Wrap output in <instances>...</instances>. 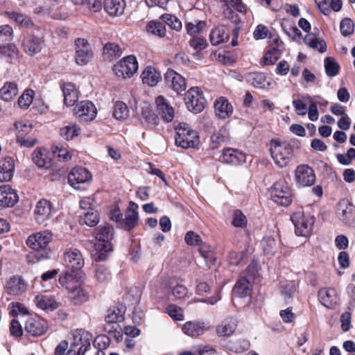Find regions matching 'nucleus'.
Instances as JSON below:
<instances>
[{
	"mask_svg": "<svg viewBox=\"0 0 355 355\" xmlns=\"http://www.w3.org/2000/svg\"><path fill=\"white\" fill-rule=\"evenodd\" d=\"M19 200L17 191L10 185L0 186V207H10L14 206Z\"/></svg>",
	"mask_w": 355,
	"mask_h": 355,
	"instance_id": "aec40b11",
	"label": "nucleus"
},
{
	"mask_svg": "<svg viewBox=\"0 0 355 355\" xmlns=\"http://www.w3.org/2000/svg\"><path fill=\"white\" fill-rule=\"evenodd\" d=\"M230 34L227 28L224 26H219L213 29L210 33L209 39L212 45H218L229 40Z\"/></svg>",
	"mask_w": 355,
	"mask_h": 355,
	"instance_id": "2f4dec72",
	"label": "nucleus"
},
{
	"mask_svg": "<svg viewBox=\"0 0 355 355\" xmlns=\"http://www.w3.org/2000/svg\"><path fill=\"white\" fill-rule=\"evenodd\" d=\"M14 125L17 130V143L24 147H33L37 142V140L31 138L28 135L33 130L32 124L23 121H16Z\"/></svg>",
	"mask_w": 355,
	"mask_h": 355,
	"instance_id": "9d476101",
	"label": "nucleus"
},
{
	"mask_svg": "<svg viewBox=\"0 0 355 355\" xmlns=\"http://www.w3.org/2000/svg\"><path fill=\"white\" fill-rule=\"evenodd\" d=\"M69 299L75 305H80L89 300V295L88 292L80 286V284L76 288H72L68 291Z\"/></svg>",
	"mask_w": 355,
	"mask_h": 355,
	"instance_id": "f704fd0d",
	"label": "nucleus"
},
{
	"mask_svg": "<svg viewBox=\"0 0 355 355\" xmlns=\"http://www.w3.org/2000/svg\"><path fill=\"white\" fill-rule=\"evenodd\" d=\"M95 277L101 283L106 282L111 278L110 272L104 265H99L96 268Z\"/></svg>",
	"mask_w": 355,
	"mask_h": 355,
	"instance_id": "6e6d98bb",
	"label": "nucleus"
},
{
	"mask_svg": "<svg viewBox=\"0 0 355 355\" xmlns=\"http://www.w3.org/2000/svg\"><path fill=\"white\" fill-rule=\"evenodd\" d=\"M24 46V51L27 54L33 55L41 51L42 49V41L39 37L29 35L25 39Z\"/></svg>",
	"mask_w": 355,
	"mask_h": 355,
	"instance_id": "72a5a7b5",
	"label": "nucleus"
},
{
	"mask_svg": "<svg viewBox=\"0 0 355 355\" xmlns=\"http://www.w3.org/2000/svg\"><path fill=\"white\" fill-rule=\"evenodd\" d=\"M199 252L206 262L207 266L210 267L215 264L216 257L209 245L205 243L201 244L199 248Z\"/></svg>",
	"mask_w": 355,
	"mask_h": 355,
	"instance_id": "c03bdc74",
	"label": "nucleus"
},
{
	"mask_svg": "<svg viewBox=\"0 0 355 355\" xmlns=\"http://www.w3.org/2000/svg\"><path fill=\"white\" fill-rule=\"evenodd\" d=\"M246 80L255 87H265L266 76L262 73H250L246 76Z\"/></svg>",
	"mask_w": 355,
	"mask_h": 355,
	"instance_id": "49530a36",
	"label": "nucleus"
},
{
	"mask_svg": "<svg viewBox=\"0 0 355 355\" xmlns=\"http://www.w3.org/2000/svg\"><path fill=\"white\" fill-rule=\"evenodd\" d=\"M92 180L90 172L83 167L73 168L68 175L69 184L76 189H85L84 185Z\"/></svg>",
	"mask_w": 355,
	"mask_h": 355,
	"instance_id": "9b49d317",
	"label": "nucleus"
},
{
	"mask_svg": "<svg viewBox=\"0 0 355 355\" xmlns=\"http://www.w3.org/2000/svg\"><path fill=\"white\" fill-rule=\"evenodd\" d=\"M232 224L236 227L243 228L246 227L247 218L241 210L236 209L234 211Z\"/></svg>",
	"mask_w": 355,
	"mask_h": 355,
	"instance_id": "13d9d810",
	"label": "nucleus"
},
{
	"mask_svg": "<svg viewBox=\"0 0 355 355\" xmlns=\"http://www.w3.org/2000/svg\"><path fill=\"white\" fill-rule=\"evenodd\" d=\"M155 103L157 110L159 111V114H161L163 120L166 122L171 121L174 118V110L173 108L166 102L164 97L159 96L156 98Z\"/></svg>",
	"mask_w": 355,
	"mask_h": 355,
	"instance_id": "393cba45",
	"label": "nucleus"
},
{
	"mask_svg": "<svg viewBox=\"0 0 355 355\" xmlns=\"http://www.w3.org/2000/svg\"><path fill=\"white\" fill-rule=\"evenodd\" d=\"M72 336L68 354L85 355L91 348L92 335L87 331L76 329L72 332Z\"/></svg>",
	"mask_w": 355,
	"mask_h": 355,
	"instance_id": "39448f33",
	"label": "nucleus"
},
{
	"mask_svg": "<svg viewBox=\"0 0 355 355\" xmlns=\"http://www.w3.org/2000/svg\"><path fill=\"white\" fill-rule=\"evenodd\" d=\"M128 112L125 103L121 101H117L114 107L113 116L118 120H123L128 117Z\"/></svg>",
	"mask_w": 355,
	"mask_h": 355,
	"instance_id": "864d4df0",
	"label": "nucleus"
},
{
	"mask_svg": "<svg viewBox=\"0 0 355 355\" xmlns=\"http://www.w3.org/2000/svg\"><path fill=\"white\" fill-rule=\"evenodd\" d=\"M216 114L221 119L228 118L233 112V107L227 98L220 97L214 103Z\"/></svg>",
	"mask_w": 355,
	"mask_h": 355,
	"instance_id": "bb28decb",
	"label": "nucleus"
},
{
	"mask_svg": "<svg viewBox=\"0 0 355 355\" xmlns=\"http://www.w3.org/2000/svg\"><path fill=\"white\" fill-rule=\"evenodd\" d=\"M141 116L148 127L157 125L159 121L158 116L147 106L142 108Z\"/></svg>",
	"mask_w": 355,
	"mask_h": 355,
	"instance_id": "de8ad7c7",
	"label": "nucleus"
},
{
	"mask_svg": "<svg viewBox=\"0 0 355 355\" xmlns=\"http://www.w3.org/2000/svg\"><path fill=\"white\" fill-rule=\"evenodd\" d=\"M272 200L277 205L287 207L292 201L290 187L284 180L277 181L270 190Z\"/></svg>",
	"mask_w": 355,
	"mask_h": 355,
	"instance_id": "0eeeda50",
	"label": "nucleus"
},
{
	"mask_svg": "<svg viewBox=\"0 0 355 355\" xmlns=\"http://www.w3.org/2000/svg\"><path fill=\"white\" fill-rule=\"evenodd\" d=\"M27 288L25 281L20 277H13L7 282L6 289L9 295H18L24 293Z\"/></svg>",
	"mask_w": 355,
	"mask_h": 355,
	"instance_id": "a878e982",
	"label": "nucleus"
},
{
	"mask_svg": "<svg viewBox=\"0 0 355 355\" xmlns=\"http://www.w3.org/2000/svg\"><path fill=\"white\" fill-rule=\"evenodd\" d=\"M74 114L81 120L92 121L96 116L97 110L92 102L83 101L78 103L73 109Z\"/></svg>",
	"mask_w": 355,
	"mask_h": 355,
	"instance_id": "2eb2a0df",
	"label": "nucleus"
},
{
	"mask_svg": "<svg viewBox=\"0 0 355 355\" xmlns=\"http://www.w3.org/2000/svg\"><path fill=\"white\" fill-rule=\"evenodd\" d=\"M19 51L14 44L0 45V58L8 63H15L19 59Z\"/></svg>",
	"mask_w": 355,
	"mask_h": 355,
	"instance_id": "b1692460",
	"label": "nucleus"
},
{
	"mask_svg": "<svg viewBox=\"0 0 355 355\" xmlns=\"http://www.w3.org/2000/svg\"><path fill=\"white\" fill-rule=\"evenodd\" d=\"M206 330L205 322L200 321L187 322L182 327L183 332L191 337H197L204 334Z\"/></svg>",
	"mask_w": 355,
	"mask_h": 355,
	"instance_id": "c85d7f7f",
	"label": "nucleus"
},
{
	"mask_svg": "<svg viewBox=\"0 0 355 355\" xmlns=\"http://www.w3.org/2000/svg\"><path fill=\"white\" fill-rule=\"evenodd\" d=\"M226 138L225 130H220L219 131L214 132L211 136V148L212 149L218 148L222 143L225 141Z\"/></svg>",
	"mask_w": 355,
	"mask_h": 355,
	"instance_id": "e2e57ef3",
	"label": "nucleus"
},
{
	"mask_svg": "<svg viewBox=\"0 0 355 355\" xmlns=\"http://www.w3.org/2000/svg\"><path fill=\"white\" fill-rule=\"evenodd\" d=\"M175 144L182 148H196L199 144V136L189 124L180 123L175 128Z\"/></svg>",
	"mask_w": 355,
	"mask_h": 355,
	"instance_id": "7ed1b4c3",
	"label": "nucleus"
},
{
	"mask_svg": "<svg viewBox=\"0 0 355 355\" xmlns=\"http://www.w3.org/2000/svg\"><path fill=\"white\" fill-rule=\"evenodd\" d=\"M18 94L17 85L13 82H6L0 89V99L11 101Z\"/></svg>",
	"mask_w": 355,
	"mask_h": 355,
	"instance_id": "4c0bfd02",
	"label": "nucleus"
},
{
	"mask_svg": "<svg viewBox=\"0 0 355 355\" xmlns=\"http://www.w3.org/2000/svg\"><path fill=\"white\" fill-rule=\"evenodd\" d=\"M15 171V162L10 157L0 160V182L11 180Z\"/></svg>",
	"mask_w": 355,
	"mask_h": 355,
	"instance_id": "5701e85b",
	"label": "nucleus"
},
{
	"mask_svg": "<svg viewBox=\"0 0 355 355\" xmlns=\"http://www.w3.org/2000/svg\"><path fill=\"white\" fill-rule=\"evenodd\" d=\"M261 245L265 254L268 256L275 255L279 247L275 239L270 236L263 238Z\"/></svg>",
	"mask_w": 355,
	"mask_h": 355,
	"instance_id": "37998d69",
	"label": "nucleus"
},
{
	"mask_svg": "<svg viewBox=\"0 0 355 355\" xmlns=\"http://www.w3.org/2000/svg\"><path fill=\"white\" fill-rule=\"evenodd\" d=\"M295 180L298 187H310L315 182V175L312 168L300 165L295 170Z\"/></svg>",
	"mask_w": 355,
	"mask_h": 355,
	"instance_id": "ddd939ff",
	"label": "nucleus"
},
{
	"mask_svg": "<svg viewBox=\"0 0 355 355\" xmlns=\"http://www.w3.org/2000/svg\"><path fill=\"white\" fill-rule=\"evenodd\" d=\"M340 29L343 36L347 37L353 34L354 24L349 18H345L340 21Z\"/></svg>",
	"mask_w": 355,
	"mask_h": 355,
	"instance_id": "052dcab7",
	"label": "nucleus"
},
{
	"mask_svg": "<svg viewBox=\"0 0 355 355\" xmlns=\"http://www.w3.org/2000/svg\"><path fill=\"white\" fill-rule=\"evenodd\" d=\"M280 51L273 47L268 51L263 57V62L266 65H270L275 64V62L280 58Z\"/></svg>",
	"mask_w": 355,
	"mask_h": 355,
	"instance_id": "bf43d9fd",
	"label": "nucleus"
},
{
	"mask_svg": "<svg viewBox=\"0 0 355 355\" xmlns=\"http://www.w3.org/2000/svg\"><path fill=\"white\" fill-rule=\"evenodd\" d=\"M76 62L79 65L87 64L93 58V52L87 41L78 38L76 40Z\"/></svg>",
	"mask_w": 355,
	"mask_h": 355,
	"instance_id": "f8f14e48",
	"label": "nucleus"
},
{
	"mask_svg": "<svg viewBox=\"0 0 355 355\" xmlns=\"http://www.w3.org/2000/svg\"><path fill=\"white\" fill-rule=\"evenodd\" d=\"M324 68L327 75L330 77H334L339 73L340 66L338 63L331 57L324 59Z\"/></svg>",
	"mask_w": 355,
	"mask_h": 355,
	"instance_id": "8fccbe9b",
	"label": "nucleus"
},
{
	"mask_svg": "<svg viewBox=\"0 0 355 355\" xmlns=\"http://www.w3.org/2000/svg\"><path fill=\"white\" fill-rule=\"evenodd\" d=\"M62 90L64 103L68 107L73 105L78 99V91L75 85L71 83H64L62 86Z\"/></svg>",
	"mask_w": 355,
	"mask_h": 355,
	"instance_id": "c756f323",
	"label": "nucleus"
},
{
	"mask_svg": "<svg viewBox=\"0 0 355 355\" xmlns=\"http://www.w3.org/2000/svg\"><path fill=\"white\" fill-rule=\"evenodd\" d=\"M47 322L39 318H31L26 320L25 331L30 335L37 337L46 333Z\"/></svg>",
	"mask_w": 355,
	"mask_h": 355,
	"instance_id": "a211bd4d",
	"label": "nucleus"
},
{
	"mask_svg": "<svg viewBox=\"0 0 355 355\" xmlns=\"http://www.w3.org/2000/svg\"><path fill=\"white\" fill-rule=\"evenodd\" d=\"M236 326L235 320H227L217 327L216 333L219 336H229L234 332Z\"/></svg>",
	"mask_w": 355,
	"mask_h": 355,
	"instance_id": "58836bf2",
	"label": "nucleus"
},
{
	"mask_svg": "<svg viewBox=\"0 0 355 355\" xmlns=\"http://www.w3.org/2000/svg\"><path fill=\"white\" fill-rule=\"evenodd\" d=\"M304 42L310 47L318 49L320 52H323L325 50V42L323 40L316 38L314 35L307 34L304 38Z\"/></svg>",
	"mask_w": 355,
	"mask_h": 355,
	"instance_id": "09e8293b",
	"label": "nucleus"
},
{
	"mask_svg": "<svg viewBox=\"0 0 355 355\" xmlns=\"http://www.w3.org/2000/svg\"><path fill=\"white\" fill-rule=\"evenodd\" d=\"M146 31L159 37H164L166 34L165 25L162 21H150L146 26Z\"/></svg>",
	"mask_w": 355,
	"mask_h": 355,
	"instance_id": "a18cd8bd",
	"label": "nucleus"
},
{
	"mask_svg": "<svg viewBox=\"0 0 355 355\" xmlns=\"http://www.w3.org/2000/svg\"><path fill=\"white\" fill-rule=\"evenodd\" d=\"M164 80L166 84L178 94L186 89L187 84L184 78L174 70L168 69L164 74Z\"/></svg>",
	"mask_w": 355,
	"mask_h": 355,
	"instance_id": "dca6fc26",
	"label": "nucleus"
},
{
	"mask_svg": "<svg viewBox=\"0 0 355 355\" xmlns=\"http://www.w3.org/2000/svg\"><path fill=\"white\" fill-rule=\"evenodd\" d=\"M138 69V62L134 55L123 58L113 67V71L119 78H126L132 76Z\"/></svg>",
	"mask_w": 355,
	"mask_h": 355,
	"instance_id": "6e6552de",
	"label": "nucleus"
},
{
	"mask_svg": "<svg viewBox=\"0 0 355 355\" xmlns=\"http://www.w3.org/2000/svg\"><path fill=\"white\" fill-rule=\"evenodd\" d=\"M52 215V205L45 200L37 202L35 210L34 218L37 223L42 225L49 220Z\"/></svg>",
	"mask_w": 355,
	"mask_h": 355,
	"instance_id": "f3484780",
	"label": "nucleus"
},
{
	"mask_svg": "<svg viewBox=\"0 0 355 355\" xmlns=\"http://www.w3.org/2000/svg\"><path fill=\"white\" fill-rule=\"evenodd\" d=\"M10 18L15 21L17 24L25 27H29L33 25V23L30 19L21 13L12 12L10 15Z\"/></svg>",
	"mask_w": 355,
	"mask_h": 355,
	"instance_id": "338daca9",
	"label": "nucleus"
},
{
	"mask_svg": "<svg viewBox=\"0 0 355 355\" xmlns=\"http://www.w3.org/2000/svg\"><path fill=\"white\" fill-rule=\"evenodd\" d=\"M245 155L241 151L233 148H227L223 150L220 160L226 164L238 165L245 162Z\"/></svg>",
	"mask_w": 355,
	"mask_h": 355,
	"instance_id": "4be33fe9",
	"label": "nucleus"
},
{
	"mask_svg": "<svg viewBox=\"0 0 355 355\" xmlns=\"http://www.w3.org/2000/svg\"><path fill=\"white\" fill-rule=\"evenodd\" d=\"M121 55V49L119 44L114 42H107L103 47V57L106 60H112Z\"/></svg>",
	"mask_w": 355,
	"mask_h": 355,
	"instance_id": "a19ab883",
	"label": "nucleus"
},
{
	"mask_svg": "<svg viewBox=\"0 0 355 355\" xmlns=\"http://www.w3.org/2000/svg\"><path fill=\"white\" fill-rule=\"evenodd\" d=\"M80 132V128L75 124L67 125L60 129V135L67 140L72 139Z\"/></svg>",
	"mask_w": 355,
	"mask_h": 355,
	"instance_id": "603ef678",
	"label": "nucleus"
},
{
	"mask_svg": "<svg viewBox=\"0 0 355 355\" xmlns=\"http://www.w3.org/2000/svg\"><path fill=\"white\" fill-rule=\"evenodd\" d=\"M232 292L234 296L241 298L250 295L251 293V284L250 281L245 277L241 278L237 281Z\"/></svg>",
	"mask_w": 355,
	"mask_h": 355,
	"instance_id": "c9c22d12",
	"label": "nucleus"
},
{
	"mask_svg": "<svg viewBox=\"0 0 355 355\" xmlns=\"http://www.w3.org/2000/svg\"><path fill=\"white\" fill-rule=\"evenodd\" d=\"M291 220L295 225L296 235L304 237L311 235L315 223L313 216L297 211L291 216Z\"/></svg>",
	"mask_w": 355,
	"mask_h": 355,
	"instance_id": "423d86ee",
	"label": "nucleus"
},
{
	"mask_svg": "<svg viewBox=\"0 0 355 355\" xmlns=\"http://www.w3.org/2000/svg\"><path fill=\"white\" fill-rule=\"evenodd\" d=\"M250 347V341L246 339H238L231 343L230 349L235 353H242Z\"/></svg>",
	"mask_w": 355,
	"mask_h": 355,
	"instance_id": "5fc2aeb1",
	"label": "nucleus"
},
{
	"mask_svg": "<svg viewBox=\"0 0 355 355\" xmlns=\"http://www.w3.org/2000/svg\"><path fill=\"white\" fill-rule=\"evenodd\" d=\"M125 0H105L104 10L110 16L121 15L125 10Z\"/></svg>",
	"mask_w": 355,
	"mask_h": 355,
	"instance_id": "7c9ffc66",
	"label": "nucleus"
},
{
	"mask_svg": "<svg viewBox=\"0 0 355 355\" xmlns=\"http://www.w3.org/2000/svg\"><path fill=\"white\" fill-rule=\"evenodd\" d=\"M34 91L32 89L26 90L19 98L18 105L20 107L28 108L33 99Z\"/></svg>",
	"mask_w": 355,
	"mask_h": 355,
	"instance_id": "680f3d73",
	"label": "nucleus"
},
{
	"mask_svg": "<svg viewBox=\"0 0 355 355\" xmlns=\"http://www.w3.org/2000/svg\"><path fill=\"white\" fill-rule=\"evenodd\" d=\"M113 237V228L110 225L100 227L96 230V239L97 242L94 244L98 252L97 259L100 261L105 260L107 254L112 251V245L110 241Z\"/></svg>",
	"mask_w": 355,
	"mask_h": 355,
	"instance_id": "f03ea898",
	"label": "nucleus"
},
{
	"mask_svg": "<svg viewBox=\"0 0 355 355\" xmlns=\"http://www.w3.org/2000/svg\"><path fill=\"white\" fill-rule=\"evenodd\" d=\"M138 205L130 202L125 213V218L121 220V227L126 230H131L138 223L139 214L137 211Z\"/></svg>",
	"mask_w": 355,
	"mask_h": 355,
	"instance_id": "6ab92c4d",
	"label": "nucleus"
},
{
	"mask_svg": "<svg viewBox=\"0 0 355 355\" xmlns=\"http://www.w3.org/2000/svg\"><path fill=\"white\" fill-rule=\"evenodd\" d=\"M270 152L276 164L280 167L286 166L293 157V148L286 141L272 139L270 142Z\"/></svg>",
	"mask_w": 355,
	"mask_h": 355,
	"instance_id": "20e7f679",
	"label": "nucleus"
},
{
	"mask_svg": "<svg viewBox=\"0 0 355 355\" xmlns=\"http://www.w3.org/2000/svg\"><path fill=\"white\" fill-rule=\"evenodd\" d=\"M12 33L13 30L9 25L0 26V42L12 40Z\"/></svg>",
	"mask_w": 355,
	"mask_h": 355,
	"instance_id": "69168bd1",
	"label": "nucleus"
},
{
	"mask_svg": "<svg viewBox=\"0 0 355 355\" xmlns=\"http://www.w3.org/2000/svg\"><path fill=\"white\" fill-rule=\"evenodd\" d=\"M160 19H162L164 25L167 24L170 28H171L173 30L179 31L180 30L182 29V22L175 15L165 13L160 17Z\"/></svg>",
	"mask_w": 355,
	"mask_h": 355,
	"instance_id": "3c124183",
	"label": "nucleus"
},
{
	"mask_svg": "<svg viewBox=\"0 0 355 355\" xmlns=\"http://www.w3.org/2000/svg\"><path fill=\"white\" fill-rule=\"evenodd\" d=\"M141 77L143 83L150 87L155 86L161 78L160 73L153 67H147Z\"/></svg>",
	"mask_w": 355,
	"mask_h": 355,
	"instance_id": "e433bc0d",
	"label": "nucleus"
},
{
	"mask_svg": "<svg viewBox=\"0 0 355 355\" xmlns=\"http://www.w3.org/2000/svg\"><path fill=\"white\" fill-rule=\"evenodd\" d=\"M295 291V286L292 282L282 286L280 289L281 294L284 296L286 304L290 303V300L293 298Z\"/></svg>",
	"mask_w": 355,
	"mask_h": 355,
	"instance_id": "4d7b16f0",
	"label": "nucleus"
},
{
	"mask_svg": "<svg viewBox=\"0 0 355 355\" xmlns=\"http://www.w3.org/2000/svg\"><path fill=\"white\" fill-rule=\"evenodd\" d=\"M125 313L124 307L113 306L107 310V314L105 316L106 322H116L123 321L124 319L123 314Z\"/></svg>",
	"mask_w": 355,
	"mask_h": 355,
	"instance_id": "ea45409f",
	"label": "nucleus"
},
{
	"mask_svg": "<svg viewBox=\"0 0 355 355\" xmlns=\"http://www.w3.org/2000/svg\"><path fill=\"white\" fill-rule=\"evenodd\" d=\"M35 301L38 308L46 311H53L59 306L55 297L50 295L37 296Z\"/></svg>",
	"mask_w": 355,
	"mask_h": 355,
	"instance_id": "cd10ccee",
	"label": "nucleus"
},
{
	"mask_svg": "<svg viewBox=\"0 0 355 355\" xmlns=\"http://www.w3.org/2000/svg\"><path fill=\"white\" fill-rule=\"evenodd\" d=\"M33 162L40 168H49L51 166V160L40 149L34 150L32 155Z\"/></svg>",
	"mask_w": 355,
	"mask_h": 355,
	"instance_id": "79ce46f5",
	"label": "nucleus"
},
{
	"mask_svg": "<svg viewBox=\"0 0 355 355\" xmlns=\"http://www.w3.org/2000/svg\"><path fill=\"white\" fill-rule=\"evenodd\" d=\"M318 298L323 306L334 309L338 304L339 298L334 288H323L318 291Z\"/></svg>",
	"mask_w": 355,
	"mask_h": 355,
	"instance_id": "412c9836",
	"label": "nucleus"
},
{
	"mask_svg": "<svg viewBox=\"0 0 355 355\" xmlns=\"http://www.w3.org/2000/svg\"><path fill=\"white\" fill-rule=\"evenodd\" d=\"M167 313L170 317L175 320H184V315L182 309L175 305H169L167 307Z\"/></svg>",
	"mask_w": 355,
	"mask_h": 355,
	"instance_id": "774afa93",
	"label": "nucleus"
},
{
	"mask_svg": "<svg viewBox=\"0 0 355 355\" xmlns=\"http://www.w3.org/2000/svg\"><path fill=\"white\" fill-rule=\"evenodd\" d=\"M187 108L197 114L201 112L206 105V100L198 87H191L184 98Z\"/></svg>",
	"mask_w": 355,
	"mask_h": 355,
	"instance_id": "1a4fd4ad",
	"label": "nucleus"
},
{
	"mask_svg": "<svg viewBox=\"0 0 355 355\" xmlns=\"http://www.w3.org/2000/svg\"><path fill=\"white\" fill-rule=\"evenodd\" d=\"M51 240L52 234L47 230L29 236L26 244L33 250L28 257L29 261L35 263L49 258L51 252L49 244Z\"/></svg>",
	"mask_w": 355,
	"mask_h": 355,
	"instance_id": "f257e3e1",
	"label": "nucleus"
},
{
	"mask_svg": "<svg viewBox=\"0 0 355 355\" xmlns=\"http://www.w3.org/2000/svg\"><path fill=\"white\" fill-rule=\"evenodd\" d=\"M64 261L68 270L78 271L85 264L83 257L76 248H71L64 253Z\"/></svg>",
	"mask_w": 355,
	"mask_h": 355,
	"instance_id": "4468645a",
	"label": "nucleus"
},
{
	"mask_svg": "<svg viewBox=\"0 0 355 355\" xmlns=\"http://www.w3.org/2000/svg\"><path fill=\"white\" fill-rule=\"evenodd\" d=\"M78 271L69 270L65 271L60 276L59 282L62 287H64L68 291L72 288H76L79 285L77 280Z\"/></svg>",
	"mask_w": 355,
	"mask_h": 355,
	"instance_id": "473e14b6",
	"label": "nucleus"
},
{
	"mask_svg": "<svg viewBox=\"0 0 355 355\" xmlns=\"http://www.w3.org/2000/svg\"><path fill=\"white\" fill-rule=\"evenodd\" d=\"M206 26L204 21H198L195 23L189 22L186 25V29L188 34L192 35L196 33H200Z\"/></svg>",
	"mask_w": 355,
	"mask_h": 355,
	"instance_id": "0e129e2a",
	"label": "nucleus"
}]
</instances>
